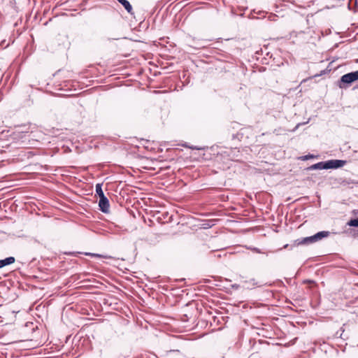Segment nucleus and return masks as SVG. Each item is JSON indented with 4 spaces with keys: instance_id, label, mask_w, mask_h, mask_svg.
<instances>
[{
    "instance_id": "obj_1",
    "label": "nucleus",
    "mask_w": 358,
    "mask_h": 358,
    "mask_svg": "<svg viewBox=\"0 0 358 358\" xmlns=\"http://www.w3.org/2000/svg\"><path fill=\"white\" fill-rule=\"evenodd\" d=\"M330 232L327 231H319L313 236L302 238L295 241L296 245H309L315 242H317L322 238H327L329 236Z\"/></svg>"
},
{
    "instance_id": "obj_2",
    "label": "nucleus",
    "mask_w": 358,
    "mask_h": 358,
    "mask_svg": "<svg viewBox=\"0 0 358 358\" xmlns=\"http://www.w3.org/2000/svg\"><path fill=\"white\" fill-rule=\"evenodd\" d=\"M358 80V70L342 76L338 81V87L341 89L347 88L353 82Z\"/></svg>"
},
{
    "instance_id": "obj_3",
    "label": "nucleus",
    "mask_w": 358,
    "mask_h": 358,
    "mask_svg": "<svg viewBox=\"0 0 358 358\" xmlns=\"http://www.w3.org/2000/svg\"><path fill=\"white\" fill-rule=\"evenodd\" d=\"M326 169H336L343 167L347 164V161L341 159H330L325 161Z\"/></svg>"
},
{
    "instance_id": "obj_4",
    "label": "nucleus",
    "mask_w": 358,
    "mask_h": 358,
    "mask_svg": "<svg viewBox=\"0 0 358 358\" xmlns=\"http://www.w3.org/2000/svg\"><path fill=\"white\" fill-rule=\"evenodd\" d=\"M99 206L101 212L104 213H108L109 212V201L106 196L99 198Z\"/></svg>"
},
{
    "instance_id": "obj_5",
    "label": "nucleus",
    "mask_w": 358,
    "mask_h": 358,
    "mask_svg": "<svg viewBox=\"0 0 358 358\" xmlns=\"http://www.w3.org/2000/svg\"><path fill=\"white\" fill-rule=\"evenodd\" d=\"M308 170H322V169H326V162H320L317 164H313L310 166H309Z\"/></svg>"
},
{
    "instance_id": "obj_6",
    "label": "nucleus",
    "mask_w": 358,
    "mask_h": 358,
    "mask_svg": "<svg viewBox=\"0 0 358 358\" xmlns=\"http://www.w3.org/2000/svg\"><path fill=\"white\" fill-rule=\"evenodd\" d=\"M15 261V259L13 257H9L4 259H0V268L14 263Z\"/></svg>"
},
{
    "instance_id": "obj_7",
    "label": "nucleus",
    "mask_w": 358,
    "mask_h": 358,
    "mask_svg": "<svg viewBox=\"0 0 358 358\" xmlns=\"http://www.w3.org/2000/svg\"><path fill=\"white\" fill-rule=\"evenodd\" d=\"M348 6L349 10L357 12L358 10L357 0H349Z\"/></svg>"
},
{
    "instance_id": "obj_8",
    "label": "nucleus",
    "mask_w": 358,
    "mask_h": 358,
    "mask_svg": "<svg viewBox=\"0 0 358 358\" xmlns=\"http://www.w3.org/2000/svg\"><path fill=\"white\" fill-rule=\"evenodd\" d=\"M119 3H120L124 8L127 10L128 13H131L132 10V6L130 3L127 0H117Z\"/></svg>"
},
{
    "instance_id": "obj_9",
    "label": "nucleus",
    "mask_w": 358,
    "mask_h": 358,
    "mask_svg": "<svg viewBox=\"0 0 358 358\" xmlns=\"http://www.w3.org/2000/svg\"><path fill=\"white\" fill-rule=\"evenodd\" d=\"M245 283H249V284H250V285H252L253 286H256V287H262V286H264V285H267V283H261L260 282L257 281L254 278L250 280L249 281H245Z\"/></svg>"
},
{
    "instance_id": "obj_10",
    "label": "nucleus",
    "mask_w": 358,
    "mask_h": 358,
    "mask_svg": "<svg viewBox=\"0 0 358 358\" xmlns=\"http://www.w3.org/2000/svg\"><path fill=\"white\" fill-rule=\"evenodd\" d=\"M96 193L99 196V197L105 196L104 193L102 190V184L97 183L96 185Z\"/></svg>"
},
{
    "instance_id": "obj_11",
    "label": "nucleus",
    "mask_w": 358,
    "mask_h": 358,
    "mask_svg": "<svg viewBox=\"0 0 358 358\" xmlns=\"http://www.w3.org/2000/svg\"><path fill=\"white\" fill-rule=\"evenodd\" d=\"M348 225H349L350 227H358V218L350 220L348 222Z\"/></svg>"
},
{
    "instance_id": "obj_12",
    "label": "nucleus",
    "mask_w": 358,
    "mask_h": 358,
    "mask_svg": "<svg viewBox=\"0 0 358 358\" xmlns=\"http://www.w3.org/2000/svg\"><path fill=\"white\" fill-rule=\"evenodd\" d=\"M131 24V28L132 29H136V27H137V25H139V26L143 25V28L145 29H148V25H149V24H146V23H144V24Z\"/></svg>"
},
{
    "instance_id": "obj_13",
    "label": "nucleus",
    "mask_w": 358,
    "mask_h": 358,
    "mask_svg": "<svg viewBox=\"0 0 358 358\" xmlns=\"http://www.w3.org/2000/svg\"><path fill=\"white\" fill-rule=\"evenodd\" d=\"M315 157L313 155H305V156H303L301 157V159L302 160H308L309 159H313V158H315Z\"/></svg>"
},
{
    "instance_id": "obj_14",
    "label": "nucleus",
    "mask_w": 358,
    "mask_h": 358,
    "mask_svg": "<svg viewBox=\"0 0 358 358\" xmlns=\"http://www.w3.org/2000/svg\"><path fill=\"white\" fill-rule=\"evenodd\" d=\"M86 255L92 256V257H99V255L94 253H85Z\"/></svg>"
},
{
    "instance_id": "obj_15",
    "label": "nucleus",
    "mask_w": 358,
    "mask_h": 358,
    "mask_svg": "<svg viewBox=\"0 0 358 358\" xmlns=\"http://www.w3.org/2000/svg\"><path fill=\"white\" fill-rule=\"evenodd\" d=\"M252 250L255 251V252L260 253L259 249L257 248H253Z\"/></svg>"
},
{
    "instance_id": "obj_16",
    "label": "nucleus",
    "mask_w": 358,
    "mask_h": 358,
    "mask_svg": "<svg viewBox=\"0 0 358 358\" xmlns=\"http://www.w3.org/2000/svg\"><path fill=\"white\" fill-rule=\"evenodd\" d=\"M274 133H275L277 135H278V134H279V132H278V131L277 129H275V130H274Z\"/></svg>"
},
{
    "instance_id": "obj_17",
    "label": "nucleus",
    "mask_w": 358,
    "mask_h": 358,
    "mask_svg": "<svg viewBox=\"0 0 358 358\" xmlns=\"http://www.w3.org/2000/svg\"><path fill=\"white\" fill-rule=\"evenodd\" d=\"M234 287H238V285H233Z\"/></svg>"
},
{
    "instance_id": "obj_18",
    "label": "nucleus",
    "mask_w": 358,
    "mask_h": 358,
    "mask_svg": "<svg viewBox=\"0 0 358 358\" xmlns=\"http://www.w3.org/2000/svg\"><path fill=\"white\" fill-rule=\"evenodd\" d=\"M357 87H358V86Z\"/></svg>"
}]
</instances>
